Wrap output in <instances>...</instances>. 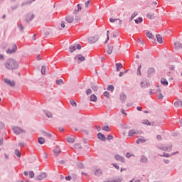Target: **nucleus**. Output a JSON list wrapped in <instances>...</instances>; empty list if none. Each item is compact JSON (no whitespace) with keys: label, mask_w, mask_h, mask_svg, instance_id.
Returning a JSON list of instances; mask_svg holds the SVG:
<instances>
[{"label":"nucleus","mask_w":182,"mask_h":182,"mask_svg":"<svg viewBox=\"0 0 182 182\" xmlns=\"http://www.w3.org/2000/svg\"><path fill=\"white\" fill-rule=\"evenodd\" d=\"M41 75H45L46 73V67L45 65H43L41 67Z\"/></svg>","instance_id":"35"},{"label":"nucleus","mask_w":182,"mask_h":182,"mask_svg":"<svg viewBox=\"0 0 182 182\" xmlns=\"http://www.w3.org/2000/svg\"><path fill=\"white\" fill-rule=\"evenodd\" d=\"M117 71H120L121 68H123V64L122 63H116Z\"/></svg>","instance_id":"23"},{"label":"nucleus","mask_w":182,"mask_h":182,"mask_svg":"<svg viewBox=\"0 0 182 182\" xmlns=\"http://www.w3.org/2000/svg\"><path fill=\"white\" fill-rule=\"evenodd\" d=\"M16 50H18V46H16V44H14L12 49L9 48L6 50V53H15Z\"/></svg>","instance_id":"8"},{"label":"nucleus","mask_w":182,"mask_h":182,"mask_svg":"<svg viewBox=\"0 0 182 182\" xmlns=\"http://www.w3.org/2000/svg\"><path fill=\"white\" fill-rule=\"evenodd\" d=\"M4 83H6V85L9 86L10 87H15V85H16L14 80L11 81V80L8 78H4Z\"/></svg>","instance_id":"3"},{"label":"nucleus","mask_w":182,"mask_h":182,"mask_svg":"<svg viewBox=\"0 0 182 182\" xmlns=\"http://www.w3.org/2000/svg\"><path fill=\"white\" fill-rule=\"evenodd\" d=\"M12 129L16 134H21V133H25V131L21 129L19 127H14Z\"/></svg>","instance_id":"6"},{"label":"nucleus","mask_w":182,"mask_h":182,"mask_svg":"<svg viewBox=\"0 0 182 182\" xmlns=\"http://www.w3.org/2000/svg\"><path fill=\"white\" fill-rule=\"evenodd\" d=\"M77 166L79 168H84V164H82V163L79 162Z\"/></svg>","instance_id":"48"},{"label":"nucleus","mask_w":182,"mask_h":182,"mask_svg":"<svg viewBox=\"0 0 182 182\" xmlns=\"http://www.w3.org/2000/svg\"><path fill=\"white\" fill-rule=\"evenodd\" d=\"M38 141L39 144H43L46 141L43 137H39L38 139Z\"/></svg>","instance_id":"36"},{"label":"nucleus","mask_w":182,"mask_h":182,"mask_svg":"<svg viewBox=\"0 0 182 182\" xmlns=\"http://www.w3.org/2000/svg\"><path fill=\"white\" fill-rule=\"evenodd\" d=\"M14 154H16V156L17 157H21V152H20L19 150H18V149H16V150L14 151Z\"/></svg>","instance_id":"43"},{"label":"nucleus","mask_w":182,"mask_h":182,"mask_svg":"<svg viewBox=\"0 0 182 182\" xmlns=\"http://www.w3.org/2000/svg\"><path fill=\"white\" fill-rule=\"evenodd\" d=\"M90 4V1L87 0V1H85V7H88V6Z\"/></svg>","instance_id":"59"},{"label":"nucleus","mask_w":182,"mask_h":182,"mask_svg":"<svg viewBox=\"0 0 182 182\" xmlns=\"http://www.w3.org/2000/svg\"><path fill=\"white\" fill-rule=\"evenodd\" d=\"M149 160L146 156H141L140 159V163L146 164L148 163Z\"/></svg>","instance_id":"19"},{"label":"nucleus","mask_w":182,"mask_h":182,"mask_svg":"<svg viewBox=\"0 0 182 182\" xmlns=\"http://www.w3.org/2000/svg\"><path fill=\"white\" fill-rule=\"evenodd\" d=\"M147 18H149L150 20H152V18H155V16L154 13H147L146 14Z\"/></svg>","instance_id":"24"},{"label":"nucleus","mask_w":182,"mask_h":182,"mask_svg":"<svg viewBox=\"0 0 182 182\" xmlns=\"http://www.w3.org/2000/svg\"><path fill=\"white\" fill-rule=\"evenodd\" d=\"M90 102H94L95 103H96V102H97V95H95V94H91Z\"/></svg>","instance_id":"17"},{"label":"nucleus","mask_w":182,"mask_h":182,"mask_svg":"<svg viewBox=\"0 0 182 182\" xmlns=\"http://www.w3.org/2000/svg\"><path fill=\"white\" fill-rule=\"evenodd\" d=\"M139 132H137L136 130H129V132H128V136L129 137H132V136H134V134H139Z\"/></svg>","instance_id":"15"},{"label":"nucleus","mask_w":182,"mask_h":182,"mask_svg":"<svg viewBox=\"0 0 182 182\" xmlns=\"http://www.w3.org/2000/svg\"><path fill=\"white\" fill-rule=\"evenodd\" d=\"M146 35L147 37H149V38H150L151 40V36H152L151 31H146Z\"/></svg>","instance_id":"45"},{"label":"nucleus","mask_w":182,"mask_h":182,"mask_svg":"<svg viewBox=\"0 0 182 182\" xmlns=\"http://www.w3.org/2000/svg\"><path fill=\"white\" fill-rule=\"evenodd\" d=\"M56 85H59V86H62V85H64V81L63 78H59L58 80H56Z\"/></svg>","instance_id":"26"},{"label":"nucleus","mask_w":182,"mask_h":182,"mask_svg":"<svg viewBox=\"0 0 182 182\" xmlns=\"http://www.w3.org/2000/svg\"><path fill=\"white\" fill-rule=\"evenodd\" d=\"M126 99H127V95L126 94H124V92H121L120 95H119V100L124 102H126Z\"/></svg>","instance_id":"13"},{"label":"nucleus","mask_w":182,"mask_h":182,"mask_svg":"<svg viewBox=\"0 0 182 182\" xmlns=\"http://www.w3.org/2000/svg\"><path fill=\"white\" fill-rule=\"evenodd\" d=\"M65 180H67L68 181H70V180H72V176H66Z\"/></svg>","instance_id":"57"},{"label":"nucleus","mask_w":182,"mask_h":182,"mask_svg":"<svg viewBox=\"0 0 182 182\" xmlns=\"http://www.w3.org/2000/svg\"><path fill=\"white\" fill-rule=\"evenodd\" d=\"M138 15L137 11H134V13H132V18H134V17H136V16Z\"/></svg>","instance_id":"61"},{"label":"nucleus","mask_w":182,"mask_h":182,"mask_svg":"<svg viewBox=\"0 0 182 182\" xmlns=\"http://www.w3.org/2000/svg\"><path fill=\"white\" fill-rule=\"evenodd\" d=\"M97 139H99V140H100L101 141H106V140H107L106 136H105V134H103L102 133H98V134H97Z\"/></svg>","instance_id":"9"},{"label":"nucleus","mask_w":182,"mask_h":182,"mask_svg":"<svg viewBox=\"0 0 182 182\" xmlns=\"http://www.w3.org/2000/svg\"><path fill=\"white\" fill-rule=\"evenodd\" d=\"M47 117H48V119H52V117H53L52 113L47 111Z\"/></svg>","instance_id":"53"},{"label":"nucleus","mask_w":182,"mask_h":182,"mask_svg":"<svg viewBox=\"0 0 182 182\" xmlns=\"http://www.w3.org/2000/svg\"><path fill=\"white\" fill-rule=\"evenodd\" d=\"M141 64L138 65L137 73H136L137 76H141Z\"/></svg>","instance_id":"31"},{"label":"nucleus","mask_w":182,"mask_h":182,"mask_svg":"<svg viewBox=\"0 0 182 182\" xmlns=\"http://www.w3.org/2000/svg\"><path fill=\"white\" fill-rule=\"evenodd\" d=\"M107 90H108V92H114V85H113V84H109V85H108V87H107Z\"/></svg>","instance_id":"25"},{"label":"nucleus","mask_w":182,"mask_h":182,"mask_svg":"<svg viewBox=\"0 0 182 182\" xmlns=\"http://www.w3.org/2000/svg\"><path fill=\"white\" fill-rule=\"evenodd\" d=\"M112 139H114L113 135H112V134H109V136H107L106 140L110 141V140H112Z\"/></svg>","instance_id":"54"},{"label":"nucleus","mask_w":182,"mask_h":182,"mask_svg":"<svg viewBox=\"0 0 182 182\" xmlns=\"http://www.w3.org/2000/svg\"><path fill=\"white\" fill-rule=\"evenodd\" d=\"M66 141H68V143H75V139H74V137H67Z\"/></svg>","instance_id":"29"},{"label":"nucleus","mask_w":182,"mask_h":182,"mask_svg":"<svg viewBox=\"0 0 182 182\" xmlns=\"http://www.w3.org/2000/svg\"><path fill=\"white\" fill-rule=\"evenodd\" d=\"M122 180L120 178H116L115 180H112V181H106V182H121Z\"/></svg>","instance_id":"55"},{"label":"nucleus","mask_w":182,"mask_h":182,"mask_svg":"<svg viewBox=\"0 0 182 182\" xmlns=\"http://www.w3.org/2000/svg\"><path fill=\"white\" fill-rule=\"evenodd\" d=\"M99 40V37L98 36H94L92 37H90L88 38V41L89 43H90L91 44H92L93 43H96V41H97Z\"/></svg>","instance_id":"10"},{"label":"nucleus","mask_w":182,"mask_h":182,"mask_svg":"<svg viewBox=\"0 0 182 182\" xmlns=\"http://www.w3.org/2000/svg\"><path fill=\"white\" fill-rule=\"evenodd\" d=\"M175 107H182V102L181 100H176V102H174Z\"/></svg>","instance_id":"18"},{"label":"nucleus","mask_w":182,"mask_h":182,"mask_svg":"<svg viewBox=\"0 0 182 182\" xmlns=\"http://www.w3.org/2000/svg\"><path fill=\"white\" fill-rule=\"evenodd\" d=\"M121 113L122 114H124V116H127V113H126V111L124 110V109H121Z\"/></svg>","instance_id":"56"},{"label":"nucleus","mask_w":182,"mask_h":182,"mask_svg":"<svg viewBox=\"0 0 182 182\" xmlns=\"http://www.w3.org/2000/svg\"><path fill=\"white\" fill-rule=\"evenodd\" d=\"M112 51H113V46L109 45L108 49L107 50V54H112Z\"/></svg>","instance_id":"27"},{"label":"nucleus","mask_w":182,"mask_h":182,"mask_svg":"<svg viewBox=\"0 0 182 182\" xmlns=\"http://www.w3.org/2000/svg\"><path fill=\"white\" fill-rule=\"evenodd\" d=\"M65 20L68 23H73V21H74V17L72 16H66Z\"/></svg>","instance_id":"21"},{"label":"nucleus","mask_w":182,"mask_h":182,"mask_svg":"<svg viewBox=\"0 0 182 182\" xmlns=\"http://www.w3.org/2000/svg\"><path fill=\"white\" fill-rule=\"evenodd\" d=\"M154 71H155L154 68H153V67H150V68H149L147 71L148 77H151V75L154 73Z\"/></svg>","instance_id":"12"},{"label":"nucleus","mask_w":182,"mask_h":182,"mask_svg":"<svg viewBox=\"0 0 182 182\" xmlns=\"http://www.w3.org/2000/svg\"><path fill=\"white\" fill-rule=\"evenodd\" d=\"M47 137L49 139H55V134L54 133H47Z\"/></svg>","instance_id":"32"},{"label":"nucleus","mask_w":182,"mask_h":182,"mask_svg":"<svg viewBox=\"0 0 182 182\" xmlns=\"http://www.w3.org/2000/svg\"><path fill=\"white\" fill-rule=\"evenodd\" d=\"M134 21L135 23H136V24H139V23H142L143 17H138V18L134 19Z\"/></svg>","instance_id":"33"},{"label":"nucleus","mask_w":182,"mask_h":182,"mask_svg":"<svg viewBox=\"0 0 182 182\" xmlns=\"http://www.w3.org/2000/svg\"><path fill=\"white\" fill-rule=\"evenodd\" d=\"M102 129L105 132H110V127L109 126H102Z\"/></svg>","instance_id":"39"},{"label":"nucleus","mask_w":182,"mask_h":182,"mask_svg":"<svg viewBox=\"0 0 182 182\" xmlns=\"http://www.w3.org/2000/svg\"><path fill=\"white\" fill-rule=\"evenodd\" d=\"M158 149H159V150H162L163 151H168V150H171L173 146L171 145L168 147H166V146H164V144H159V146H157Z\"/></svg>","instance_id":"5"},{"label":"nucleus","mask_w":182,"mask_h":182,"mask_svg":"<svg viewBox=\"0 0 182 182\" xmlns=\"http://www.w3.org/2000/svg\"><path fill=\"white\" fill-rule=\"evenodd\" d=\"M70 103L71 105V106H73V107H77V103L76 102H75V100H70Z\"/></svg>","instance_id":"38"},{"label":"nucleus","mask_w":182,"mask_h":182,"mask_svg":"<svg viewBox=\"0 0 182 182\" xmlns=\"http://www.w3.org/2000/svg\"><path fill=\"white\" fill-rule=\"evenodd\" d=\"M149 86H151V84L149 80H142L140 82V87L141 89H146V87H149Z\"/></svg>","instance_id":"2"},{"label":"nucleus","mask_w":182,"mask_h":182,"mask_svg":"<svg viewBox=\"0 0 182 182\" xmlns=\"http://www.w3.org/2000/svg\"><path fill=\"white\" fill-rule=\"evenodd\" d=\"M76 58H77L79 60L78 63L85 61V55H82V54H77V55H75V60H76Z\"/></svg>","instance_id":"11"},{"label":"nucleus","mask_w":182,"mask_h":182,"mask_svg":"<svg viewBox=\"0 0 182 182\" xmlns=\"http://www.w3.org/2000/svg\"><path fill=\"white\" fill-rule=\"evenodd\" d=\"M124 73H127V71H120L119 76V77H122L124 76Z\"/></svg>","instance_id":"51"},{"label":"nucleus","mask_w":182,"mask_h":182,"mask_svg":"<svg viewBox=\"0 0 182 182\" xmlns=\"http://www.w3.org/2000/svg\"><path fill=\"white\" fill-rule=\"evenodd\" d=\"M102 173V170H101L100 168H98L97 170H96V171H95V176H97V177H100V176H101Z\"/></svg>","instance_id":"28"},{"label":"nucleus","mask_w":182,"mask_h":182,"mask_svg":"<svg viewBox=\"0 0 182 182\" xmlns=\"http://www.w3.org/2000/svg\"><path fill=\"white\" fill-rule=\"evenodd\" d=\"M114 159L117 160V161H121V163H126V159L123 156H120V154H115Z\"/></svg>","instance_id":"7"},{"label":"nucleus","mask_w":182,"mask_h":182,"mask_svg":"<svg viewBox=\"0 0 182 182\" xmlns=\"http://www.w3.org/2000/svg\"><path fill=\"white\" fill-rule=\"evenodd\" d=\"M146 139H137L136 140V144H140V143H146Z\"/></svg>","instance_id":"30"},{"label":"nucleus","mask_w":182,"mask_h":182,"mask_svg":"<svg viewBox=\"0 0 182 182\" xmlns=\"http://www.w3.org/2000/svg\"><path fill=\"white\" fill-rule=\"evenodd\" d=\"M92 90H91V88H87V90H86V95H92Z\"/></svg>","instance_id":"46"},{"label":"nucleus","mask_w":182,"mask_h":182,"mask_svg":"<svg viewBox=\"0 0 182 182\" xmlns=\"http://www.w3.org/2000/svg\"><path fill=\"white\" fill-rule=\"evenodd\" d=\"M4 127H5V124L4 122H0V129H4Z\"/></svg>","instance_id":"62"},{"label":"nucleus","mask_w":182,"mask_h":182,"mask_svg":"<svg viewBox=\"0 0 182 182\" xmlns=\"http://www.w3.org/2000/svg\"><path fill=\"white\" fill-rule=\"evenodd\" d=\"M17 26L19 28L20 32H23V29H25V27L23 26L22 24H18Z\"/></svg>","instance_id":"41"},{"label":"nucleus","mask_w":182,"mask_h":182,"mask_svg":"<svg viewBox=\"0 0 182 182\" xmlns=\"http://www.w3.org/2000/svg\"><path fill=\"white\" fill-rule=\"evenodd\" d=\"M161 85H163V86H168V80H166V78H164V77H162L161 78Z\"/></svg>","instance_id":"14"},{"label":"nucleus","mask_w":182,"mask_h":182,"mask_svg":"<svg viewBox=\"0 0 182 182\" xmlns=\"http://www.w3.org/2000/svg\"><path fill=\"white\" fill-rule=\"evenodd\" d=\"M159 156H160V157H171L170 154H168V153H164L163 154H159Z\"/></svg>","instance_id":"42"},{"label":"nucleus","mask_w":182,"mask_h":182,"mask_svg":"<svg viewBox=\"0 0 182 182\" xmlns=\"http://www.w3.org/2000/svg\"><path fill=\"white\" fill-rule=\"evenodd\" d=\"M95 129L97 130V132H100V130H102L100 126H95Z\"/></svg>","instance_id":"64"},{"label":"nucleus","mask_w":182,"mask_h":182,"mask_svg":"<svg viewBox=\"0 0 182 182\" xmlns=\"http://www.w3.org/2000/svg\"><path fill=\"white\" fill-rule=\"evenodd\" d=\"M18 62H16V60H15L12 58L9 59L5 63V67L9 70H14L15 69H18Z\"/></svg>","instance_id":"1"},{"label":"nucleus","mask_w":182,"mask_h":182,"mask_svg":"<svg viewBox=\"0 0 182 182\" xmlns=\"http://www.w3.org/2000/svg\"><path fill=\"white\" fill-rule=\"evenodd\" d=\"M174 46L176 48H182V43H180V41H175Z\"/></svg>","instance_id":"22"},{"label":"nucleus","mask_w":182,"mask_h":182,"mask_svg":"<svg viewBox=\"0 0 182 182\" xmlns=\"http://www.w3.org/2000/svg\"><path fill=\"white\" fill-rule=\"evenodd\" d=\"M151 41H152V43H156V37H155V36H154V34H152V33H151Z\"/></svg>","instance_id":"47"},{"label":"nucleus","mask_w":182,"mask_h":182,"mask_svg":"<svg viewBox=\"0 0 182 182\" xmlns=\"http://www.w3.org/2000/svg\"><path fill=\"white\" fill-rule=\"evenodd\" d=\"M77 13H79V9H75L73 10V14H77Z\"/></svg>","instance_id":"58"},{"label":"nucleus","mask_w":182,"mask_h":182,"mask_svg":"<svg viewBox=\"0 0 182 182\" xmlns=\"http://www.w3.org/2000/svg\"><path fill=\"white\" fill-rule=\"evenodd\" d=\"M116 20H117V18H109V21H110L111 23H114V21H116Z\"/></svg>","instance_id":"63"},{"label":"nucleus","mask_w":182,"mask_h":182,"mask_svg":"<svg viewBox=\"0 0 182 182\" xmlns=\"http://www.w3.org/2000/svg\"><path fill=\"white\" fill-rule=\"evenodd\" d=\"M32 2H35V0L27 1L24 3H23L22 6H23V5H31V4H32Z\"/></svg>","instance_id":"40"},{"label":"nucleus","mask_w":182,"mask_h":182,"mask_svg":"<svg viewBox=\"0 0 182 182\" xmlns=\"http://www.w3.org/2000/svg\"><path fill=\"white\" fill-rule=\"evenodd\" d=\"M69 50L71 53H73V51L76 50V46H73V44H71V46H70L69 47Z\"/></svg>","instance_id":"34"},{"label":"nucleus","mask_w":182,"mask_h":182,"mask_svg":"<svg viewBox=\"0 0 182 182\" xmlns=\"http://www.w3.org/2000/svg\"><path fill=\"white\" fill-rule=\"evenodd\" d=\"M113 167H114L115 168H117V170H119L120 167L118 166V164H117L116 163H113L112 164Z\"/></svg>","instance_id":"52"},{"label":"nucleus","mask_w":182,"mask_h":182,"mask_svg":"<svg viewBox=\"0 0 182 182\" xmlns=\"http://www.w3.org/2000/svg\"><path fill=\"white\" fill-rule=\"evenodd\" d=\"M46 177V173H43L41 175H38V176H36V180L41 181V180H43V178H45Z\"/></svg>","instance_id":"16"},{"label":"nucleus","mask_w":182,"mask_h":182,"mask_svg":"<svg viewBox=\"0 0 182 182\" xmlns=\"http://www.w3.org/2000/svg\"><path fill=\"white\" fill-rule=\"evenodd\" d=\"M25 18H26L24 21L26 22L27 23H29V22H31V21H32V19L35 18V14H31V13H28L26 15Z\"/></svg>","instance_id":"4"},{"label":"nucleus","mask_w":182,"mask_h":182,"mask_svg":"<svg viewBox=\"0 0 182 182\" xmlns=\"http://www.w3.org/2000/svg\"><path fill=\"white\" fill-rule=\"evenodd\" d=\"M54 153L55 154H60L61 153V150L59 147H55V149H54Z\"/></svg>","instance_id":"37"},{"label":"nucleus","mask_w":182,"mask_h":182,"mask_svg":"<svg viewBox=\"0 0 182 182\" xmlns=\"http://www.w3.org/2000/svg\"><path fill=\"white\" fill-rule=\"evenodd\" d=\"M103 95H104L105 97H109V91H104Z\"/></svg>","instance_id":"50"},{"label":"nucleus","mask_w":182,"mask_h":182,"mask_svg":"<svg viewBox=\"0 0 182 182\" xmlns=\"http://www.w3.org/2000/svg\"><path fill=\"white\" fill-rule=\"evenodd\" d=\"M144 124H146V126H151V122H149V120H144Z\"/></svg>","instance_id":"49"},{"label":"nucleus","mask_w":182,"mask_h":182,"mask_svg":"<svg viewBox=\"0 0 182 182\" xmlns=\"http://www.w3.org/2000/svg\"><path fill=\"white\" fill-rule=\"evenodd\" d=\"M156 38H157L158 43L161 44L163 43V37L161 36V34H156Z\"/></svg>","instance_id":"20"},{"label":"nucleus","mask_w":182,"mask_h":182,"mask_svg":"<svg viewBox=\"0 0 182 182\" xmlns=\"http://www.w3.org/2000/svg\"><path fill=\"white\" fill-rule=\"evenodd\" d=\"M51 31H52L51 28H48V26H47V36L48 34H50Z\"/></svg>","instance_id":"60"},{"label":"nucleus","mask_w":182,"mask_h":182,"mask_svg":"<svg viewBox=\"0 0 182 182\" xmlns=\"http://www.w3.org/2000/svg\"><path fill=\"white\" fill-rule=\"evenodd\" d=\"M28 174H29L30 178H33V177H35V173H33V171H29Z\"/></svg>","instance_id":"44"}]
</instances>
